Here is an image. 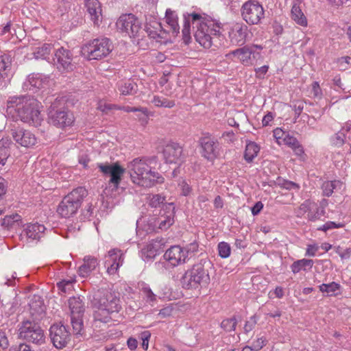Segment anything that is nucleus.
Segmentation results:
<instances>
[{"label":"nucleus","mask_w":351,"mask_h":351,"mask_svg":"<svg viewBox=\"0 0 351 351\" xmlns=\"http://www.w3.org/2000/svg\"><path fill=\"white\" fill-rule=\"evenodd\" d=\"M6 112L13 120H21L34 126L40 125L43 120L38 101L30 97H10Z\"/></svg>","instance_id":"nucleus-1"},{"label":"nucleus","mask_w":351,"mask_h":351,"mask_svg":"<svg viewBox=\"0 0 351 351\" xmlns=\"http://www.w3.org/2000/svg\"><path fill=\"white\" fill-rule=\"evenodd\" d=\"M189 19V24L192 22L193 27L196 28L195 38L202 47L209 49L212 46L218 47L221 45V38L223 35L221 32V27L213 20L206 19L200 14L186 13Z\"/></svg>","instance_id":"nucleus-2"},{"label":"nucleus","mask_w":351,"mask_h":351,"mask_svg":"<svg viewBox=\"0 0 351 351\" xmlns=\"http://www.w3.org/2000/svg\"><path fill=\"white\" fill-rule=\"evenodd\" d=\"M95 322L108 323L111 321V314L118 313L121 309L120 299L115 293L106 289H99L93 295L92 300Z\"/></svg>","instance_id":"nucleus-3"},{"label":"nucleus","mask_w":351,"mask_h":351,"mask_svg":"<svg viewBox=\"0 0 351 351\" xmlns=\"http://www.w3.org/2000/svg\"><path fill=\"white\" fill-rule=\"evenodd\" d=\"M148 159H134L128 166L132 182L138 186L150 188L164 182L165 178L152 169Z\"/></svg>","instance_id":"nucleus-4"},{"label":"nucleus","mask_w":351,"mask_h":351,"mask_svg":"<svg viewBox=\"0 0 351 351\" xmlns=\"http://www.w3.org/2000/svg\"><path fill=\"white\" fill-rule=\"evenodd\" d=\"M210 264L206 258H202L193 267L186 270L180 279L184 289H197L206 285L210 281L208 271L205 268Z\"/></svg>","instance_id":"nucleus-5"},{"label":"nucleus","mask_w":351,"mask_h":351,"mask_svg":"<svg viewBox=\"0 0 351 351\" xmlns=\"http://www.w3.org/2000/svg\"><path fill=\"white\" fill-rule=\"evenodd\" d=\"M87 195L88 191L84 187L80 186L73 189L64 197L59 204L57 212L64 218L72 217L80 208Z\"/></svg>","instance_id":"nucleus-6"},{"label":"nucleus","mask_w":351,"mask_h":351,"mask_svg":"<svg viewBox=\"0 0 351 351\" xmlns=\"http://www.w3.org/2000/svg\"><path fill=\"white\" fill-rule=\"evenodd\" d=\"M116 25L121 32L125 33L137 41L145 38V29L142 27V23L133 14L121 15L117 20Z\"/></svg>","instance_id":"nucleus-7"},{"label":"nucleus","mask_w":351,"mask_h":351,"mask_svg":"<svg viewBox=\"0 0 351 351\" xmlns=\"http://www.w3.org/2000/svg\"><path fill=\"white\" fill-rule=\"evenodd\" d=\"M112 50V45L108 38L93 40L82 48V55L88 60H101L108 56Z\"/></svg>","instance_id":"nucleus-8"},{"label":"nucleus","mask_w":351,"mask_h":351,"mask_svg":"<svg viewBox=\"0 0 351 351\" xmlns=\"http://www.w3.org/2000/svg\"><path fill=\"white\" fill-rule=\"evenodd\" d=\"M19 337L27 342L42 345L45 342L44 330L34 322L25 320L21 323L19 328Z\"/></svg>","instance_id":"nucleus-9"},{"label":"nucleus","mask_w":351,"mask_h":351,"mask_svg":"<svg viewBox=\"0 0 351 351\" xmlns=\"http://www.w3.org/2000/svg\"><path fill=\"white\" fill-rule=\"evenodd\" d=\"M263 49L261 45H247L230 51L226 55L227 58H237L243 65L250 66L261 58L260 51Z\"/></svg>","instance_id":"nucleus-10"},{"label":"nucleus","mask_w":351,"mask_h":351,"mask_svg":"<svg viewBox=\"0 0 351 351\" xmlns=\"http://www.w3.org/2000/svg\"><path fill=\"white\" fill-rule=\"evenodd\" d=\"M69 306L73 332L75 335L80 334L84 327L82 317L85 311L84 302L80 296H73L69 300Z\"/></svg>","instance_id":"nucleus-11"},{"label":"nucleus","mask_w":351,"mask_h":351,"mask_svg":"<svg viewBox=\"0 0 351 351\" xmlns=\"http://www.w3.org/2000/svg\"><path fill=\"white\" fill-rule=\"evenodd\" d=\"M241 11L243 19L249 25H258L265 18L264 8L256 0L245 2Z\"/></svg>","instance_id":"nucleus-12"},{"label":"nucleus","mask_w":351,"mask_h":351,"mask_svg":"<svg viewBox=\"0 0 351 351\" xmlns=\"http://www.w3.org/2000/svg\"><path fill=\"white\" fill-rule=\"evenodd\" d=\"M201 154L208 161H213L219 155V143L211 134L205 132L199 139Z\"/></svg>","instance_id":"nucleus-13"},{"label":"nucleus","mask_w":351,"mask_h":351,"mask_svg":"<svg viewBox=\"0 0 351 351\" xmlns=\"http://www.w3.org/2000/svg\"><path fill=\"white\" fill-rule=\"evenodd\" d=\"M97 167L104 176H110L109 183L112 184L115 189H118L121 177L125 172V169L122 167L118 162L112 164L99 163L97 164Z\"/></svg>","instance_id":"nucleus-14"},{"label":"nucleus","mask_w":351,"mask_h":351,"mask_svg":"<svg viewBox=\"0 0 351 351\" xmlns=\"http://www.w3.org/2000/svg\"><path fill=\"white\" fill-rule=\"evenodd\" d=\"M49 119L51 124L60 128L70 127L74 123L73 113L66 109L51 110Z\"/></svg>","instance_id":"nucleus-15"},{"label":"nucleus","mask_w":351,"mask_h":351,"mask_svg":"<svg viewBox=\"0 0 351 351\" xmlns=\"http://www.w3.org/2000/svg\"><path fill=\"white\" fill-rule=\"evenodd\" d=\"M50 337L53 346L58 349L64 348L70 339V333L63 325L53 324L50 327Z\"/></svg>","instance_id":"nucleus-16"},{"label":"nucleus","mask_w":351,"mask_h":351,"mask_svg":"<svg viewBox=\"0 0 351 351\" xmlns=\"http://www.w3.org/2000/svg\"><path fill=\"white\" fill-rule=\"evenodd\" d=\"M53 62L57 69L62 72L70 71L74 68V64L72 62L73 54L69 50L64 47H60L56 50Z\"/></svg>","instance_id":"nucleus-17"},{"label":"nucleus","mask_w":351,"mask_h":351,"mask_svg":"<svg viewBox=\"0 0 351 351\" xmlns=\"http://www.w3.org/2000/svg\"><path fill=\"white\" fill-rule=\"evenodd\" d=\"M11 135L16 143L23 147L33 146L36 142V138L32 132L20 127L14 125L11 129Z\"/></svg>","instance_id":"nucleus-18"},{"label":"nucleus","mask_w":351,"mask_h":351,"mask_svg":"<svg viewBox=\"0 0 351 351\" xmlns=\"http://www.w3.org/2000/svg\"><path fill=\"white\" fill-rule=\"evenodd\" d=\"M106 258L105 265L107 267V272L110 275H114L123 265L124 254L121 250L113 248L108 251Z\"/></svg>","instance_id":"nucleus-19"},{"label":"nucleus","mask_w":351,"mask_h":351,"mask_svg":"<svg viewBox=\"0 0 351 351\" xmlns=\"http://www.w3.org/2000/svg\"><path fill=\"white\" fill-rule=\"evenodd\" d=\"M247 27L242 23H235L230 27L228 36L230 42L236 46H242L246 42Z\"/></svg>","instance_id":"nucleus-20"},{"label":"nucleus","mask_w":351,"mask_h":351,"mask_svg":"<svg viewBox=\"0 0 351 351\" xmlns=\"http://www.w3.org/2000/svg\"><path fill=\"white\" fill-rule=\"evenodd\" d=\"M182 147L177 143L167 144L162 151L164 159L167 163H180L182 161Z\"/></svg>","instance_id":"nucleus-21"},{"label":"nucleus","mask_w":351,"mask_h":351,"mask_svg":"<svg viewBox=\"0 0 351 351\" xmlns=\"http://www.w3.org/2000/svg\"><path fill=\"white\" fill-rule=\"evenodd\" d=\"M175 206L173 203H168L163 206V213L160 211V216L157 219L159 229L167 230L174 223Z\"/></svg>","instance_id":"nucleus-22"},{"label":"nucleus","mask_w":351,"mask_h":351,"mask_svg":"<svg viewBox=\"0 0 351 351\" xmlns=\"http://www.w3.org/2000/svg\"><path fill=\"white\" fill-rule=\"evenodd\" d=\"M164 258L172 266H176L186 261L187 252L179 245H173L165 252Z\"/></svg>","instance_id":"nucleus-23"},{"label":"nucleus","mask_w":351,"mask_h":351,"mask_svg":"<svg viewBox=\"0 0 351 351\" xmlns=\"http://www.w3.org/2000/svg\"><path fill=\"white\" fill-rule=\"evenodd\" d=\"M11 62L6 55L0 56V88L7 86L10 82Z\"/></svg>","instance_id":"nucleus-24"},{"label":"nucleus","mask_w":351,"mask_h":351,"mask_svg":"<svg viewBox=\"0 0 351 351\" xmlns=\"http://www.w3.org/2000/svg\"><path fill=\"white\" fill-rule=\"evenodd\" d=\"M46 228L44 225L38 223H30L24 230V233L28 239L40 240L43 237Z\"/></svg>","instance_id":"nucleus-25"},{"label":"nucleus","mask_w":351,"mask_h":351,"mask_svg":"<svg viewBox=\"0 0 351 351\" xmlns=\"http://www.w3.org/2000/svg\"><path fill=\"white\" fill-rule=\"evenodd\" d=\"M98 265V261L96 258L86 256L84 258V263L78 268V274L82 278H86L95 269Z\"/></svg>","instance_id":"nucleus-26"},{"label":"nucleus","mask_w":351,"mask_h":351,"mask_svg":"<svg viewBox=\"0 0 351 351\" xmlns=\"http://www.w3.org/2000/svg\"><path fill=\"white\" fill-rule=\"evenodd\" d=\"M87 11L91 20L95 24H97L101 16V4L98 0H87L86 2Z\"/></svg>","instance_id":"nucleus-27"},{"label":"nucleus","mask_w":351,"mask_h":351,"mask_svg":"<svg viewBox=\"0 0 351 351\" xmlns=\"http://www.w3.org/2000/svg\"><path fill=\"white\" fill-rule=\"evenodd\" d=\"M165 21L170 27V32L173 36H176L180 32V26L178 25V16L176 11L170 8L167 9L165 12Z\"/></svg>","instance_id":"nucleus-28"},{"label":"nucleus","mask_w":351,"mask_h":351,"mask_svg":"<svg viewBox=\"0 0 351 351\" xmlns=\"http://www.w3.org/2000/svg\"><path fill=\"white\" fill-rule=\"evenodd\" d=\"M30 313L33 316L42 315L45 311V306L42 298L37 295H34L29 302Z\"/></svg>","instance_id":"nucleus-29"},{"label":"nucleus","mask_w":351,"mask_h":351,"mask_svg":"<svg viewBox=\"0 0 351 351\" xmlns=\"http://www.w3.org/2000/svg\"><path fill=\"white\" fill-rule=\"evenodd\" d=\"M117 88L122 95H134L138 91L136 83L130 79L119 82Z\"/></svg>","instance_id":"nucleus-30"},{"label":"nucleus","mask_w":351,"mask_h":351,"mask_svg":"<svg viewBox=\"0 0 351 351\" xmlns=\"http://www.w3.org/2000/svg\"><path fill=\"white\" fill-rule=\"evenodd\" d=\"M343 186V182L338 180L324 182L322 185L323 195L330 197L336 190H340Z\"/></svg>","instance_id":"nucleus-31"},{"label":"nucleus","mask_w":351,"mask_h":351,"mask_svg":"<svg viewBox=\"0 0 351 351\" xmlns=\"http://www.w3.org/2000/svg\"><path fill=\"white\" fill-rule=\"evenodd\" d=\"M43 86V80L41 78L40 74H32L28 76L27 80L25 82L24 86L26 89L36 91L40 89Z\"/></svg>","instance_id":"nucleus-32"},{"label":"nucleus","mask_w":351,"mask_h":351,"mask_svg":"<svg viewBox=\"0 0 351 351\" xmlns=\"http://www.w3.org/2000/svg\"><path fill=\"white\" fill-rule=\"evenodd\" d=\"M283 142L285 145L291 147L296 155L300 156L304 154L302 145L295 137L291 136L288 132L285 135Z\"/></svg>","instance_id":"nucleus-33"},{"label":"nucleus","mask_w":351,"mask_h":351,"mask_svg":"<svg viewBox=\"0 0 351 351\" xmlns=\"http://www.w3.org/2000/svg\"><path fill=\"white\" fill-rule=\"evenodd\" d=\"M313 265V261L311 259L303 258L295 261L291 265V269L293 274H297L302 269L307 270L312 268Z\"/></svg>","instance_id":"nucleus-34"},{"label":"nucleus","mask_w":351,"mask_h":351,"mask_svg":"<svg viewBox=\"0 0 351 351\" xmlns=\"http://www.w3.org/2000/svg\"><path fill=\"white\" fill-rule=\"evenodd\" d=\"M260 147L254 142H250L246 145L244 153V158L247 162L253 161L254 158L257 156Z\"/></svg>","instance_id":"nucleus-35"},{"label":"nucleus","mask_w":351,"mask_h":351,"mask_svg":"<svg viewBox=\"0 0 351 351\" xmlns=\"http://www.w3.org/2000/svg\"><path fill=\"white\" fill-rule=\"evenodd\" d=\"M291 16L292 19L298 25L301 26L307 25V19L303 14L300 6L294 4L291 8Z\"/></svg>","instance_id":"nucleus-36"},{"label":"nucleus","mask_w":351,"mask_h":351,"mask_svg":"<svg viewBox=\"0 0 351 351\" xmlns=\"http://www.w3.org/2000/svg\"><path fill=\"white\" fill-rule=\"evenodd\" d=\"M151 103L158 108H171L176 105L175 101L158 95H154L151 100Z\"/></svg>","instance_id":"nucleus-37"},{"label":"nucleus","mask_w":351,"mask_h":351,"mask_svg":"<svg viewBox=\"0 0 351 351\" xmlns=\"http://www.w3.org/2000/svg\"><path fill=\"white\" fill-rule=\"evenodd\" d=\"M21 220V217L17 213L10 215H6L1 221V226L6 229H10L15 225L19 226V222Z\"/></svg>","instance_id":"nucleus-38"},{"label":"nucleus","mask_w":351,"mask_h":351,"mask_svg":"<svg viewBox=\"0 0 351 351\" xmlns=\"http://www.w3.org/2000/svg\"><path fill=\"white\" fill-rule=\"evenodd\" d=\"M53 46L51 44L45 43L40 47H38L34 52V56L36 59H47L51 51Z\"/></svg>","instance_id":"nucleus-39"},{"label":"nucleus","mask_w":351,"mask_h":351,"mask_svg":"<svg viewBox=\"0 0 351 351\" xmlns=\"http://www.w3.org/2000/svg\"><path fill=\"white\" fill-rule=\"evenodd\" d=\"M160 252L156 244L149 243L142 249V254L147 261L154 258Z\"/></svg>","instance_id":"nucleus-40"},{"label":"nucleus","mask_w":351,"mask_h":351,"mask_svg":"<svg viewBox=\"0 0 351 351\" xmlns=\"http://www.w3.org/2000/svg\"><path fill=\"white\" fill-rule=\"evenodd\" d=\"M324 214V208L315 203L312 205L311 209L308 213V218L310 221H315L319 219Z\"/></svg>","instance_id":"nucleus-41"},{"label":"nucleus","mask_w":351,"mask_h":351,"mask_svg":"<svg viewBox=\"0 0 351 351\" xmlns=\"http://www.w3.org/2000/svg\"><path fill=\"white\" fill-rule=\"evenodd\" d=\"M340 288V285L335 282H332L328 284L323 283L319 286V291L322 293H326L328 296L335 295V292L339 290Z\"/></svg>","instance_id":"nucleus-42"},{"label":"nucleus","mask_w":351,"mask_h":351,"mask_svg":"<svg viewBox=\"0 0 351 351\" xmlns=\"http://www.w3.org/2000/svg\"><path fill=\"white\" fill-rule=\"evenodd\" d=\"M184 17V25L182 30V39L185 44H189L191 40L189 19L186 14L183 15Z\"/></svg>","instance_id":"nucleus-43"},{"label":"nucleus","mask_w":351,"mask_h":351,"mask_svg":"<svg viewBox=\"0 0 351 351\" xmlns=\"http://www.w3.org/2000/svg\"><path fill=\"white\" fill-rule=\"evenodd\" d=\"M346 134L342 131H339L330 138L332 145L340 147L345 143Z\"/></svg>","instance_id":"nucleus-44"},{"label":"nucleus","mask_w":351,"mask_h":351,"mask_svg":"<svg viewBox=\"0 0 351 351\" xmlns=\"http://www.w3.org/2000/svg\"><path fill=\"white\" fill-rule=\"evenodd\" d=\"M237 324V319L234 317H232L223 320L221 323V327L226 332H232L235 330Z\"/></svg>","instance_id":"nucleus-45"},{"label":"nucleus","mask_w":351,"mask_h":351,"mask_svg":"<svg viewBox=\"0 0 351 351\" xmlns=\"http://www.w3.org/2000/svg\"><path fill=\"white\" fill-rule=\"evenodd\" d=\"M219 256L222 258H226L230 256L231 248L230 245L224 241L220 242L217 246Z\"/></svg>","instance_id":"nucleus-46"},{"label":"nucleus","mask_w":351,"mask_h":351,"mask_svg":"<svg viewBox=\"0 0 351 351\" xmlns=\"http://www.w3.org/2000/svg\"><path fill=\"white\" fill-rule=\"evenodd\" d=\"M165 201V197L162 196L160 194H155L153 195L149 202V205L152 208H158L160 207L161 205L162 206L165 204H164V202ZM163 212V209L161 210V212Z\"/></svg>","instance_id":"nucleus-47"},{"label":"nucleus","mask_w":351,"mask_h":351,"mask_svg":"<svg viewBox=\"0 0 351 351\" xmlns=\"http://www.w3.org/2000/svg\"><path fill=\"white\" fill-rule=\"evenodd\" d=\"M75 279L70 278L67 280H62L57 282V287L58 289L64 293H66V291L71 290L73 287V284L75 282Z\"/></svg>","instance_id":"nucleus-48"},{"label":"nucleus","mask_w":351,"mask_h":351,"mask_svg":"<svg viewBox=\"0 0 351 351\" xmlns=\"http://www.w3.org/2000/svg\"><path fill=\"white\" fill-rule=\"evenodd\" d=\"M258 320V317L256 315L251 316L250 319L245 322L244 325L243 329L245 333H248L252 331L257 324Z\"/></svg>","instance_id":"nucleus-49"},{"label":"nucleus","mask_w":351,"mask_h":351,"mask_svg":"<svg viewBox=\"0 0 351 351\" xmlns=\"http://www.w3.org/2000/svg\"><path fill=\"white\" fill-rule=\"evenodd\" d=\"M351 57L342 56L337 60V63L340 70L345 71L348 69L350 64Z\"/></svg>","instance_id":"nucleus-50"},{"label":"nucleus","mask_w":351,"mask_h":351,"mask_svg":"<svg viewBox=\"0 0 351 351\" xmlns=\"http://www.w3.org/2000/svg\"><path fill=\"white\" fill-rule=\"evenodd\" d=\"M343 226H344V224L342 223H337L334 221H327L322 226L318 228L317 230L326 232L328 230L343 228Z\"/></svg>","instance_id":"nucleus-51"},{"label":"nucleus","mask_w":351,"mask_h":351,"mask_svg":"<svg viewBox=\"0 0 351 351\" xmlns=\"http://www.w3.org/2000/svg\"><path fill=\"white\" fill-rule=\"evenodd\" d=\"M141 291L147 302H155L156 300V295L153 293L149 287L145 286Z\"/></svg>","instance_id":"nucleus-52"},{"label":"nucleus","mask_w":351,"mask_h":351,"mask_svg":"<svg viewBox=\"0 0 351 351\" xmlns=\"http://www.w3.org/2000/svg\"><path fill=\"white\" fill-rule=\"evenodd\" d=\"M10 155L9 149L5 147H0V165H5L8 158Z\"/></svg>","instance_id":"nucleus-53"},{"label":"nucleus","mask_w":351,"mask_h":351,"mask_svg":"<svg viewBox=\"0 0 351 351\" xmlns=\"http://www.w3.org/2000/svg\"><path fill=\"white\" fill-rule=\"evenodd\" d=\"M98 108L101 111L108 113L110 110H112L121 109V106H119L115 104L104 103V104H100Z\"/></svg>","instance_id":"nucleus-54"},{"label":"nucleus","mask_w":351,"mask_h":351,"mask_svg":"<svg viewBox=\"0 0 351 351\" xmlns=\"http://www.w3.org/2000/svg\"><path fill=\"white\" fill-rule=\"evenodd\" d=\"M151 337V333L148 330L143 331L141 334V339L143 341L142 346L145 350L148 348L149 339Z\"/></svg>","instance_id":"nucleus-55"},{"label":"nucleus","mask_w":351,"mask_h":351,"mask_svg":"<svg viewBox=\"0 0 351 351\" xmlns=\"http://www.w3.org/2000/svg\"><path fill=\"white\" fill-rule=\"evenodd\" d=\"M269 69L268 65H264L259 68L255 69L256 77L259 79H263Z\"/></svg>","instance_id":"nucleus-56"},{"label":"nucleus","mask_w":351,"mask_h":351,"mask_svg":"<svg viewBox=\"0 0 351 351\" xmlns=\"http://www.w3.org/2000/svg\"><path fill=\"white\" fill-rule=\"evenodd\" d=\"M266 344V339L264 337H261L256 339L252 343V347L256 351L261 350Z\"/></svg>","instance_id":"nucleus-57"},{"label":"nucleus","mask_w":351,"mask_h":351,"mask_svg":"<svg viewBox=\"0 0 351 351\" xmlns=\"http://www.w3.org/2000/svg\"><path fill=\"white\" fill-rule=\"evenodd\" d=\"M275 114L271 112H268L262 119V125L266 127L270 125V123L274 120Z\"/></svg>","instance_id":"nucleus-58"},{"label":"nucleus","mask_w":351,"mask_h":351,"mask_svg":"<svg viewBox=\"0 0 351 351\" xmlns=\"http://www.w3.org/2000/svg\"><path fill=\"white\" fill-rule=\"evenodd\" d=\"M143 29H145V36L147 34L150 38L157 40L162 38L157 31L152 29L151 27H146Z\"/></svg>","instance_id":"nucleus-59"},{"label":"nucleus","mask_w":351,"mask_h":351,"mask_svg":"<svg viewBox=\"0 0 351 351\" xmlns=\"http://www.w3.org/2000/svg\"><path fill=\"white\" fill-rule=\"evenodd\" d=\"M180 188H181V193L182 195H184V196H187L189 195L192 189H191V187L189 186V184L186 183V181L184 180H182L180 184H179Z\"/></svg>","instance_id":"nucleus-60"},{"label":"nucleus","mask_w":351,"mask_h":351,"mask_svg":"<svg viewBox=\"0 0 351 351\" xmlns=\"http://www.w3.org/2000/svg\"><path fill=\"white\" fill-rule=\"evenodd\" d=\"M173 312V307L171 306H167L160 310L158 315L162 318L168 317L171 315Z\"/></svg>","instance_id":"nucleus-61"},{"label":"nucleus","mask_w":351,"mask_h":351,"mask_svg":"<svg viewBox=\"0 0 351 351\" xmlns=\"http://www.w3.org/2000/svg\"><path fill=\"white\" fill-rule=\"evenodd\" d=\"M314 204H315V202H312L309 200L305 201L304 203H302L300 206L299 209H300L301 213H308V212H310V210L311 209L312 205Z\"/></svg>","instance_id":"nucleus-62"},{"label":"nucleus","mask_w":351,"mask_h":351,"mask_svg":"<svg viewBox=\"0 0 351 351\" xmlns=\"http://www.w3.org/2000/svg\"><path fill=\"white\" fill-rule=\"evenodd\" d=\"M149 243L157 245V249L161 252L162 251L163 247L165 246V240L162 237H157L154 239H152Z\"/></svg>","instance_id":"nucleus-63"},{"label":"nucleus","mask_w":351,"mask_h":351,"mask_svg":"<svg viewBox=\"0 0 351 351\" xmlns=\"http://www.w3.org/2000/svg\"><path fill=\"white\" fill-rule=\"evenodd\" d=\"M311 93L314 97H319L322 95V90L318 82H314L312 84Z\"/></svg>","instance_id":"nucleus-64"}]
</instances>
